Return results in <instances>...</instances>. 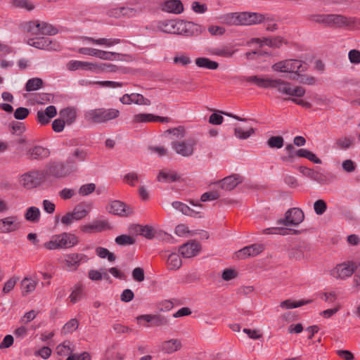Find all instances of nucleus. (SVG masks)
I'll list each match as a JSON object with an SVG mask.
<instances>
[{"mask_svg": "<svg viewBox=\"0 0 360 360\" xmlns=\"http://www.w3.org/2000/svg\"><path fill=\"white\" fill-rule=\"evenodd\" d=\"M247 82L254 83L257 86L260 88H271V86H274L275 82H273L274 79L268 78V77H260L257 75H253L250 77H246L244 79Z\"/></svg>", "mask_w": 360, "mask_h": 360, "instance_id": "a878e982", "label": "nucleus"}, {"mask_svg": "<svg viewBox=\"0 0 360 360\" xmlns=\"http://www.w3.org/2000/svg\"><path fill=\"white\" fill-rule=\"evenodd\" d=\"M208 52L214 56L222 58H231L233 56L236 50L231 45H223L217 47H212L208 49Z\"/></svg>", "mask_w": 360, "mask_h": 360, "instance_id": "aec40b11", "label": "nucleus"}, {"mask_svg": "<svg viewBox=\"0 0 360 360\" xmlns=\"http://www.w3.org/2000/svg\"><path fill=\"white\" fill-rule=\"evenodd\" d=\"M311 300H307V301H299V302H292L290 300H286L282 302H281L280 306L282 308L285 309H292L296 308L299 307H302L306 304L310 303Z\"/></svg>", "mask_w": 360, "mask_h": 360, "instance_id": "a18cd8bd", "label": "nucleus"}, {"mask_svg": "<svg viewBox=\"0 0 360 360\" xmlns=\"http://www.w3.org/2000/svg\"><path fill=\"white\" fill-rule=\"evenodd\" d=\"M115 243L120 245H133L135 239L128 235H120L115 238Z\"/></svg>", "mask_w": 360, "mask_h": 360, "instance_id": "603ef678", "label": "nucleus"}, {"mask_svg": "<svg viewBox=\"0 0 360 360\" xmlns=\"http://www.w3.org/2000/svg\"><path fill=\"white\" fill-rule=\"evenodd\" d=\"M172 205L174 209L179 210L184 215L195 217L201 213L200 211H195V210L179 201L173 202Z\"/></svg>", "mask_w": 360, "mask_h": 360, "instance_id": "7c9ffc66", "label": "nucleus"}, {"mask_svg": "<svg viewBox=\"0 0 360 360\" xmlns=\"http://www.w3.org/2000/svg\"><path fill=\"white\" fill-rule=\"evenodd\" d=\"M197 143L198 141L195 138H190L184 141H173L172 147L177 154L184 157H189L193 154Z\"/></svg>", "mask_w": 360, "mask_h": 360, "instance_id": "0eeeda50", "label": "nucleus"}, {"mask_svg": "<svg viewBox=\"0 0 360 360\" xmlns=\"http://www.w3.org/2000/svg\"><path fill=\"white\" fill-rule=\"evenodd\" d=\"M74 169L72 166L68 168L63 162H52L46 166L44 175L63 178L69 175Z\"/></svg>", "mask_w": 360, "mask_h": 360, "instance_id": "39448f33", "label": "nucleus"}, {"mask_svg": "<svg viewBox=\"0 0 360 360\" xmlns=\"http://www.w3.org/2000/svg\"><path fill=\"white\" fill-rule=\"evenodd\" d=\"M96 67V63H91L88 62L79 61V60H70L67 64V68L70 71H75L77 70H93Z\"/></svg>", "mask_w": 360, "mask_h": 360, "instance_id": "c85d7f7f", "label": "nucleus"}, {"mask_svg": "<svg viewBox=\"0 0 360 360\" xmlns=\"http://www.w3.org/2000/svg\"><path fill=\"white\" fill-rule=\"evenodd\" d=\"M255 132V129L252 127H250L246 130H243L241 127H236L234 130L235 136L240 139H247Z\"/></svg>", "mask_w": 360, "mask_h": 360, "instance_id": "37998d69", "label": "nucleus"}, {"mask_svg": "<svg viewBox=\"0 0 360 360\" xmlns=\"http://www.w3.org/2000/svg\"><path fill=\"white\" fill-rule=\"evenodd\" d=\"M288 257L290 259L299 260L304 257V252L301 248H292L288 251Z\"/></svg>", "mask_w": 360, "mask_h": 360, "instance_id": "4d7b16f0", "label": "nucleus"}, {"mask_svg": "<svg viewBox=\"0 0 360 360\" xmlns=\"http://www.w3.org/2000/svg\"><path fill=\"white\" fill-rule=\"evenodd\" d=\"M220 198V193L218 191H212L210 192H206L203 193L200 197L202 202H206L209 200H215Z\"/></svg>", "mask_w": 360, "mask_h": 360, "instance_id": "13d9d810", "label": "nucleus"}, {"mask_svg": "<svg viewBox=\"0 0 360 360\" xmlns=\"http://www.w3.org/2000/svg\"><path fill=\"white\" fill-rule=\"evenodd\" d=\"M264 250V247L261 244L255 243L246 246L240 250L237 253V257L240 259H245L248 257H255Z\"/></svg>", "mask_w": 360, "mask_h": 360, "instance_id": "6ab92c4d", "label": "nucleus"}, {"mask_svg": "<svg viewBox=\"0 0 360 360\" xmlns=\"http://www.w3.org/2000/svg\"><path fill=\"white\" fill-rule=\"evenodd\" d=\"M272 69L274 71L292 72L299 75L300 72H304L307 69V65L301 60L290 59L274 64Z\"/></svg>", "mask_w": 360, "mask_h": 360, "instance_id": "20e7f679", "label": "nucleus"}, {"mask_svg": "<svg viewBox=\"0 0 360 360\" xmlns=\"http://www.w3.org/2000/svg\"><path fill=\"white\" fill-rule=\"evenodd\" d=\"M354 143V139L352 137L342 136L335 140V146L338 149H347Z\"/></svg>", "mask_w": 360, "mask_h": 360, "instance_id": "4c0bfd02", "label": "nucleus"}, {"mask_svg": "<svg viewBox=\"0 0 360 360\" xmlns=\"http://www.w3.org/2000/svg\"><path fill=\"white\" fill-rule=\"evenodd\" d=\"M29 113L30 111L27 108L20 107L14 112V117L16 120H24L28 116Z\"/></svg>", "mask_w": 360, "mask_h": 360, "instance_id": "0e129e2a", "label": "nucleus"}, {"mask_svg": "<svg viewBox=\"0 0 360 360\" xmlns=\"http://www.w3.org/2000/svg\"><path fill=\"white\" fill-rule=\"evenodd\" d=\"M117 67L110 63H101L96 64V67L93 69V71L96 72H116Z\"/></svg>", "mask_w": 360, "mask_h": 360, "instance_id": "de8ad7c7", "label": "nucleus"}, {"mask_svg": "<svg viewBox=\"0 0 360 360\" xmlns=\"http://www.w3.org/2000/svg\"><path fill=\"white\" fill-rule=\"evenodd\" d=\"M348 58L351 63H360V51L356 49H352L348 53Z\"/></svg>", "mask_w": 360, "mask_h": 360, "instance_id": "69168bd1", "label": "nucleus"}, {"mask_svg": "<svg viewBox=\"0 0 360 360\" xmlns=\"http://www.w3.org/2000/svg\"><path fill=\"white\" fill-rule=\"evenodd\" d=\"M181 348V343L178 339H171L162 343V350L167 354L173 353Z\"/></svg>", "mask_w": 360, "mask_h": 360, "instance_id": "c756f323", "label": "nucleus"}, {"mask_svg": "<svg viewBox=\"0 0 360 360\" xmlns=\"http://www.w3.org/2000/svg\"><path fill=\"white\" fill-rule=\"evenodd\" d=\"M314 212L318 215L323 214L327 210V204L323 200H318L314 204Z\"/></svg>", "mask_w": 360, "mask_h": 360, "instance_id": "6e6d98bb", "label": "nucleus"}, {"mask_svg": "<svg viewBox=\"0 0 360 360\" xmlns=\"http://www.w3.org/2000/svg\"><path fill=\"white\" fill-rule=\"evenodd\" d=\"M83 40L84 41H87L89 43H91L94 44L103 45L105 46H112L120 42V40L119 39L100 38L96 39L89 37H83Z\"/></svg>", "mask_w": 360, "mask_h": 360, "instance_id": "2f4dec72", "label": "nucleus"}, {"mask_svg": "<svg viewBox=\"0 0 360 360\" xmlns=\"http://www.w3.org/2000/svg\"><path fill=\"white\" fill-rule=\"evenodd\" d=\"M356 266L352 262H343L337 264L330 272L331 276L336 279H345L350 277L354 272Z\"/></svg>", "mask_w": 360, "mask_h": 360, "instance_id": "9b49d317", "label": "nucleus"}, {"mask_svg": "<svg viewBox=\"0 0 360 360\" xmlns=\"http://www.w3.org/2000/svg\"><path fill=\"white\" fill-rule=\"evenodd\" d=\"M57 114L56 108L54 105L48 106L44 111L37 112V121L42 125H45L50 122V119L55 117Z\"/></svg>", "mask_w": 360, "mask_h": 360, "instance_id": "5701e85b", "label": "nucleus"}, {"mask_svg": "<svg viewBox=\"0 0 360 360\" xmlns=\"http://www.w3.org/2000/svg\"><path fill=\"white\" fill-rule=\"evenodd\" d=\"M96 186L94 184H87L82 186L79 190V193L82 195H87L95 191Z\"/></svg>", "mask_w": 360, "mask_h": 360, "instance_id": "e2e57ef3", "label": "nucleus"}, {"mask_svg": "<svg viewBox=\"0 0 360 360\" xmlns=\"http://www.w3.org/2000/svg\"><path fill=\"white\" fill-rule=\"evenodd\" d=\"M120 115L115 108H96L87 111L84 119L89 124H102L117 118Z\"/></svg>", "mask_w": 360, "mask_h": 360, "instance_id": "f03ea898", "label": "nucleus"}, {"mask_svg": "<svg viewBox=\"0 0 360 360\" xmlns=\"http://www.w3.org/2000/svg\"><path fill=\"white\" fill-rule=\"evenodd\" d=\"M169 323L168 319L161 315H153L152 326H167Z\"/></svg>", "mask_w": 360, "mask_h": 360, "instance_id": "680f3d73", "label": "nucleus"}, {"mask_svg": "<svg viewBox=\"0 0 360 360\" xmlns=\"http://www.w3.org/2000/svg\"><path fill=\"white\" fill-rule=\"evenodd\" d=\"M166 264L169 270L175 271L181 266L182 262L178 254L172 253L168 256Z\"/></svg>", "mask_w": 360, "mask_h": 360, "instance_id": "72a5a7b5", "label": "nucleus"}, {"mask_svg": "<svg viewBox=\"0 0 360 360\" xmlns=\"http://www.w3.org/2000/svg\"><path fill=\"white\" fill-rule=\"evenodd\" d=\"M45 179L43 172L34 170L22 174L20 177V184L25 188H32L39 186Z\"/></svg>", "mask_w": 360, "mask_h": 360, "instance_id": "6e6552de", "label": "nucleus"}, {"mask_svg": "<svg viewBox=\"0 0 360 360\" xmlns=\"http://www.w3.org/2000/svg\"><path fill=\"white\" fill-rule=\"evenodd\" d=\"M79 326V321L76 319H72L65 324L62 329L64 334L72 333L76 330Z\"/></svg>", "mask_w": 360, "mask_h": 360, "instance_id": "8fccbe9b", "label": "nucleus"}, {"mask_svg": "<svg viewBox=\"0 0 360 360\" xmlns=\"http://www.w3.org/2000/svg\"><path fill=\"white\" fill-rule=\"evenodd\" d=\"M88 261L89 257L85 254L72 252L66 255L63 264L67 271H75L82 263H86Z\"/></svg>", "mask_w": 360, "mask_h": 360, "instance_id": "1a4fd4ad", "label": "nucleus"}, {"mask_svg": "<svg viewBox=\"0 0 360 360\" xmlns=\"http://www.w3.org/2000/svg\"><path fill=\"white\" fill-rule=\"evenodd\" d=\"M139 231L140 234L148 239H152L155 236V231L151 226H139Z\"/></svg>", "mask_w": 360, "mask_h": 360, "instance_id": "864d4df0", "label": "nucleus"}, {"mask_svg": "<svg viewBox=\"0 0 360 360\" xmlns=\"http://www.w3.org/2000/svg\"><path fill=\"white\" fill-rule=\"evenodd\" d=\"M284 139L281 136H271L267 144L271 148H281L283 146Z\"/></svg>", "mask_w": 360, "mask_h": 360, "instance_id": "c03bdc74", "label": "nucleus"}, {"mask_svg": "<svg viewBox=\"0 0 360 360\" xmlns=\"http://www.w3.org/2000/svg\"><path fill=\"white\" fill-rule=\"evenodd\" d=\"M57 354L60 356H68L72 354V350L69 342H64L56 347Z\"/></svg>", "mask_w": 360, "mask_h": 360, "instance_id": "3c124183", "label": "nucleus"}, {"mask_svg": "<svg viewBox=\"0 0 360 360\" xmlns=\"http://www.w3.org/2000/svg\"><path fill=\"white\" fill-rule=\"evenodd\" d=\"M163 11L179 14L183 12L184 6L180 0H169L165 2Z\"/></svg>", "mask_w": 360, "mask_h": 360, "instance_id": "cd10ccee", "label": "nucleus"}, {"mask_svg": "<svg viewBox=\"0 0 360 360\" xmlns=\"http://www.w3.org/2000/svg\"><path fill=\"white\" fill-rule=\"evenodd\" d=\"M120 54L111 52V51H105L102 50H97L96 58H98L102 60H117L120 57Z\"/></svg>", "mask_w": 360, "mask_h": 360, "instance_id": "79ce46f5", "label": "nucleus"}, {"mask_svg": "<svg viewBox=\"0 0 360 360\" xmlns=\"http://www.w3.org/2000/svg\"><path fill=\"white\" fill-rule=\"evenodd\" d=\"M21 223L15 215L9 216L0 219V233H8L20 229Z\"/></svg>", "mask_w": 360, "mask_h": 360, "instance_id": "4468645a", "label": "nucleus"}, {"mask_svg": "<svg viewBox=\"0 0 360 360\" xmlns=\"http://www.w3.org/2000/svg\"><path fill=\"white\" fill-rule=\"evenodd\" d=\"M243 181V177L241 175L233 174L219 181L217 184H220L221 189L231 191Z\"/></svg>", "mask_w": 360, "mask_h": 360, "instance_id": "dca6fc26", "label": "nucleus"}, {"mask_svg": "<svg viewBox=\"0 0 360 360\" xmlns=\"http://www.w3.org/2000/svg\"><path fill=\"white\" fill-rule=\"evenodd\" d=\"M349 17L337 15L328 14L327 26L337 28L348 27Z\"/></svg>", "mask_w": 360, "mask_h": 360, "instance_id": "4be33fe9", "label": "nucleus"}, {"mask_svg": "<svg viewBox=\"0 0 360 360\" xmlns=\"http://www.w3.org/2000/svg\"><path fill=\"white\" fill-rule=\"evenodd\" d=\"M38 284V280L32 277H25L20 282L21 293L23 297L33 292Z\"/></svg>", "mask_w": 360, "mask_h": 360, "instance_id": "b1692460", "label": "nucleus"}, {"mask_svg": "<svg viewBox=\"0 0 360 360\" xmlns=\"http://www.w3.org/2000/svg\"><path fill=\"white\" fill-rule=\"evenodd\" d=\"M195 65L202 68L208 70H217L219 68V63L216 61L212 60L208 58L199 57L195 60Z\"/></svg>", "mask_w": 360, "mask_h": 360, "instance_id": "473e14b6", "label": "nucleus"}, {"mask_svg": "<svg viewBox=\"0 0 360 360\" xmlns=\"http://www.w3.org/2000/svg\"><path fill=\"white\" fill-rule=\"evenodd\" d=\"M304 215L301 209L297 207L290 208L285 212V218L279 219L277 224L285 226L298 225L304 220Z\"/></svg>", "mask_w": 360, "mask_h": 360, "instance_id": "9d476101", "label": "nucleus"}, {"mask_svg": "<svg viewBox=\"0 0 360 360\" xmlns=\"http://www.w3.org/2000/svg\"><path fill=\"white\" fill-rule=\"evenodd\" d=\"M273 82H275V84L271 88L277 89L282 94L296 97H302L305 94V89L302 86H292L289 82L280 79H274Z\"/></svg>", "mask_w": 360, "mask_h": 360, "instance_id": "423d86ee", "label": "nucleus"}, {"mask_svg": "<svg viewBox=\"0 0 360 360\" xmlns=\"http://www.w3.org/2000/svg\"><path fill=\"white\" fill-rule=\"evenodd\" d=\"M163 122L167 123L169 122V118L167 117H160L156 116L150 113H139L134 115L131 120V123L133 125L139 123H146V122Z\"/></svg>", "mask_w": 360, "mask_h": 360, "instance_id": "2eb2a0df", "label": "nucleus"}, {"mask_svg": "<svg viewBox=\"0 0 360 360\" xmlns=\"http://www.w3.org/2000/svg\"><path fill=\"white\" fill-rule=\"evenodd\" d=\"M49 155V150L41 146H36L30 148L26 152V156L27 159L30 160H41L48 158Z\"/></svg>", "mask_w": 360, "mask_h": 360, "instance_id": "a211bd4d", "label": "nucleus"}, {"mask_svg": "<svg viewBox=\"0 0 360 360\" xmlns=\"http://www.w3.org/2000/svg\"><path fill=\"white\" fill-rule=\"evenodd\" d=\"M157 179L158 181L174 182L179 181L180 176L176 172L162 170L159 172Z\"/></svg>", "mask_w": 360, "mask_h": 360, "instance_id": "f704fd0d", "label": "nucleus"}, {"mask_svg": "<svg viewBox=\"0 0 360 360\" xmlns=\"http://www.w3.org/2000/svg\"><path fill=\"white\" fill-rule=\"evenodd\" d=\"M328 14H316L311 15L309 17V20L318 23H322L327 25Z\"/></svg>", "mask_w": 360, "mask_h": 360, "instance_id": "052dcab7", "label": "nucleus"}, {"mask_svg": "<svg viewBox=\"0 0 360 360\" xmlns=\"http://www.w3.org/2000/svg\"><path fill=\"white\" fill-rule=\"evenodd\" d=\"M12 4L15 7L25 8L27 11L34 8V5L28 0H12Z\"/></svg>", "mask_w": 360, "mask_h": 360, "instance_id": "09e8293b", "label": "nucleus"}, {"mask_svg": "<svg viewBox=\"0 0 360 360\" xmlns=\"http://www.w3.org/2000/svg\"><path fill=\"white\" fill-rule=\"evenodd\" d=\"M44 82L41 79L35 77L30 79L25 84V90L27 91H32L39 89L42 87Z\"/></svg>", "mask_w": 360, "mask_h": 360, "instance_id": "58836bf2", "label": "nucleus"}, {"mask_svg": "<svg viewBox=\"0 0 360 360\" xmlns=\"http://www.w3.org/2000/svg\"><path fill=\"white\" fill-rule=\"evenodd\" d=\"M79 242V238L71 233L63 232L53 236L50 240L46 242L44 246L47 250L68 249L77 245Z\"/></svg>", "mask_w": 360, "mask_h": 360, "instance_id": "f257e3e1", "label": "nucleus"}, {"mask_svg": "<svg viewBox=\"0 0 360 360\" xmlns=\"http://www.w3.org/2000/svg\"><path fill=\"white\" fill-rule=\"evenodd\" d=\"M106 359L110 360H123L125 354L117 343H113L106 350Z\"/></svg>", "mask_w": 360, "mask_h": 360, "instance_id": "393cba45", "label": "nucleus"}, {"mask_svg": "<svg viewBox=\"0 0 360 360\" xmlns=\"http://www.w3.org/2000/svg\"><path fill=\"white\" fill-rule=\"evenodd\" d=\"M24 217L28 221L37 223L40 219V211L36 207H30L26 210Z\"/></svg>", "mask_w": 360, "mask_h": 360, "instance_id": "e433bc0d", "label": "nucleus"}, {"mask_svg": "<svg viewBox=\"0 0 360 360\" xmlns=\"http://www.w3.org/2000/svg\"><path fill=\"white\" fill-rule=\"evenodd\" d=\"M90 209L91 207L89 205L85 203H79L74 207L73 211L75 214L79 217L80 219H82L89 214Z\"/></svg>", "mask_w": 360, "mask_h": 360, "instance_id": "ea45409f", "label": "nucleus"}, {"mask_svg": "<svg viewBox=\"0 0 360 360\" xmlns=\"http://www.w3.org/2000/svg\"><path fill=\"white\" fill-rule=\"evenodd\" d=\"M200 251V245L195 241H191L182 245L179 248V252L185 258L194 257Z\"/></svg>", "mask_w": 360, "mask_h": 360, "instance_id": "412c9836", "label": "nucleus"}, {"mask_svg": "<svg viewBox=\"0 0 360 360\" xmlns=\"http://www.w3.org/2000/svg\"><path fill=\"white\" fill-rule=\"evenodd\" d=\"M264 19V16L261 14L248 12L231 13L226 17L227 22L233 25H250L261 23Z\"/></svg>", "mask_w": 360, "mask_h": 360, "instance_id": "7ed1b4c3", "label": "nucleus"}, {"mask_svg": "<svg viewBox=\"0 0 360 360\" xmlns=\"http://www.w3.org/2000/svg\"><path fill=\"white\" fill-rule=\"evenodd\" d=\"M109 213L121 217H127L133 213V210L123 202L113 200L106 207Z\"/></svg>", "mask_w": 360, "mask_h": 360, "instance_id": "ddd939ff", "label": "nucleus"}, {"mask_svg": "<svg viewBox=\"0 0 360 360\" xmlns=\"http://www.w3.org/2000/svg\"><path fill=\"white\" fill-rule=\"evenodd\" d=\"M131 95L132 103L140 105H150L151 103L150 101L145 98L142 94L132 93Z\"/></svg>", "mask_w": 360, "mask_h": 360, "instance_id": "49530a36", "label": "nucleus"}, {"mask_svg": "<svg viewBox=\"0 0 360 360\" xmlns=\"http://www.w3.org/2000/svg\"><path fill=\"white\" fill-rule=\"evenodd\" d=\"M133 278L138 282H141L145 279L144 271L141 267L135 268L132 271Z\"/></svg>", "mask_w": 360, "mask_h": 360, "instance_id": "338daca9", "label": "nucleus"}, {"mask_svg": "<svg viewBox=\"0 0 360 360\" xmlns=\"http://www.w3.org/2000/svg\"><path fill=\"white\" fill-rule=\"evenodd\" d=\"M139 176L137 173L132 172L127 174L123 179L124 182L131 186H134L139 182Z\"/></svg>", "mask_w": 360, "mask_h": 360, "instance_id": "5fc2aeb1", "label": "nucleus"}, {"mask_svg": "<svg viewBox=\"0 0 360 360\" xmlns=\"http://www.w3.org/2000/svg\"><path fill=\"white\" fill-rule=\"evenodd\" d=\"M60 115L68 124H72L76 120L77 112L74 108H67L60 111Z\"/></svg>", "mask_w": 360, "mask_h": 360, "instance_id": "c9c22d12", "label": "nucleus"}, {"mask_svg": "<svg viewBox=\"0 0 360 360\" xmlns=\"http://www.w3.org/2000/svg\"><path fill=\"white\" fill-rule=\"evenodd\" d=\"M29 30L36 35H51L56 33V29L46 22H30Z\"/></svg>", "mask_w": 360, "mask_h": 360, "instance_id": "f8f14e48", "label": "nucleus"}, {"mask_svg": "<svg viewBox=\"0 0 360 360\" xmlns=\"http://www.w3.org/2000/svg\"><path fill=\"white\" fill-rule=\"evenodd\" d=\"M83 296V286L82 284L80 283H77L72 292H71L69 298L70 300V302L73 304L77 302L78 300H79Z\"/></svg>", "mask_w": 360, "mask_h": 360, "instance_id": "a19ab883", "label": "nucleus"}, {"mask_svg": "<svg viewBox=\"0 0 360 360\" xmlns=\"http://www.w3.org/2000/svg\"><path fill=\"white\" fill-rule=\"evenodd\" d=\"M253 41L257 43H260L261 46L267 45L272 48H279L283 43H286L285 40L281 37H264L253 39Z\"/></svg>", "mask_w": 360, "mask_h": 360, "instance_id": "bb28decb", "label": "nucleus"}, {"mask_svg": "<svg viewBox=\"0 0 360 360\" xmlns=\"http://www.w3.org/2000/svg\"><path fill=\"white\" fill-rule=\"evenodd\" d=\"M18 278L12 277L10 279H8L4 285L3 288V292L4 293H8L10 291H11L13 288L15 287L16 283H17Z\"/></svg>", "mask_w": 360, "mask_h": 360, "instance_id": "774afa93", "label": "nucleus"}, {"mask_svg": "<svg viewBox=\"0 0 360 360\" xmlns=\"http://www.w3.org/2000/svg\"><path fill=\"white\" fill-rule=\"evenodd\" d=\"M165 132L173 134L177 139L183 138L186 134V130L183 126L167 129Z\"/></svg>", "mask_w": 360, "mask_h": 360, "instance_id": "bf43d9fd", "label": "nucleus"}, {"mask_svg": "<svg viewBox=\"0 0 360 360\" xmlns=\"http://www.w3.org/2000/svg\"><path fill=\"white\" fill-rule=\"evenodd\" d=\"M28 44L37 49L46 50H56L57 46L56 43H53L50 38L44 37L30 39Z\"/></svg>", "mask_w": 360, "mask_h": 360, "instance_id": "f3484780", "label": "nucleus"}]
</instances>
